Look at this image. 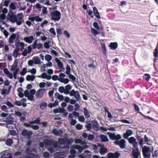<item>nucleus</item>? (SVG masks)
I'll return each instance as SVG.
<instances>
[{"mask_svg":"<svg viewBox=\"0 0 158 158\" xmlns=\"http://www.w3.org/2000/svg\"><path fill=\"white\" fill-rule=\"evenodd\" d=\"M58 90L60 93H64V94L65 89L64 87L62 86L59 87Z\"/></svg>","mask_w":158,"mask_h":158,"instance_id":"nucleus-50","label":"nucleus"},{"mask_svg":"<svg viewBox=\"0 0 158 158\" xmlns=\"http://www.w3.org/2000/svg\"><path fill=\"white\" fill-rule=\"evenodd\" d=\"M37 77L40 78L46 79L48 80H49L51 78L50 76L48 75L45 72L43 73L40 75L38 76Z\"/></svg>","mask_w":158,"mask_h":158,"instance_id":"nucleus-22","label":"nucleus"},{"mask_svg":"<svg viewBox=\"0 0 158 158\" xmlns=\"http://www.w3.org/2000/svg\"><path fill=\"white\" fill-rule=\"evenodd\" d=\"M43 63L40 58L38 57L34 56L32 60H30L28 61V64L29 66H33L34 64L41 65Z\"/></svg>","mask_w":158,"mask_h":158,"instance_id":"nucleus-6","label":"nucleus"},{"mask_svg":"<svg viewBox=\"0 0 158 158\" xmlns=\"http://www.w3.org/2000/svg\"><path fill=\"white\" fill-rule=\"evenodd\" d=\"M110 49L112 50H115L118 47V44L117 42L110 43L109 45Z\"/></svg>","mask_w":158,"mask_h":158,"instance_id":"nucleus-29","label":"nucleus"},{"mask_svg":"<svg viewBox=\"0 0 158 158\" xmlns=\"http://www.w3.org/2000/svg\"><path fill=\"white\" fill-rule=\"evenodd\" d=\"M53 35H56V33L55 31L54 28L51 27L50 28L49 31Z\"/></svg>","mask_w":158,"mask_h":158,"instance_id":"nucleus-58","label":"nucleus"},{"mask_svg":"<svg viewBox=\"0 0 158 158\" xmlns=\"http://www.w3.org/2000/svg\"><path fill=\"white\" fill-rule=\"evenodd\" d=\"M43 9H42V12L41 14V15H43L45 14H46L47 13V8L43 6Z\"/></svg>","mask_w":158,"mask_h":158,"instance_id":"nucleus-52","label":"nucleus"},{"mask_svg":"<svg viewBox=\"0 0 158 158\" xmlns=\"http://www.w3.org/2000/svg\"><path fill=\"white\" fill-rule=\"evenodd\" d=\"M28 20L26 22V24L28 27H30L32 25V23L31 22H33L34 21L37 22H40L42 20V18H40L39 16H30L28 18Z\"/></svg>","mask_w":158,"mask_h":158,"instance_id":"nucleus-3","label":"nucleus"},{"mask_svg":"<svg viewBox=\"0 0 158 158\" xmlns=\"http://www.w3.org/2000/svg\"><path fill=\"white\" fill-rule=\"evenodd\" d=\"M125 141L123 139H122L120 141H116L114 142V143L116 145H119L122 149H123L125 148Z\"/></svg>","mask_w":158,"mask_h":158,"instance_id":"nucleus-18","label":"nucleus"},{"mask_svg":"<svg viewBox=\"0 0 158 158\" xmlns=\"http://www.w3.org/2000/svg\"><path fill=\"white\" fill-rule=\"evenodd\" d=\"M101 47L102 49V52L104 55L106 54V49L105 47V45L104 44H102Z\"/></svg>","mask_w":158,"mask_h":158,"instance_id":"nucleus-48","label":"nucleus"},{"mask_svg":"<svg viewBox=\"0 0 158 158\" xmlns=\"http://www.w3.org/2000/svg\"><path fill=\"white\" fill-rule=\"evenodd\" d=\"M18 62L17 60H15L12 66L11 70L13 73H18L19 71V69L18 67Z\"/></svg>","mask_w":158,"mask_h":158,"instance_id":"nucleus-13","label":"nucleus"},{"mask_svg":"<svg viewBox=\"0 0 158 158\" xmlns=\"http://www.w3.org/2000/svg\"><path fill=\"white\" fill-rule=\"evenodd\" d=\"M50 15L51 20L56 22L60 19L61 14L59 11L55 10L52 11Z\"/></svg>","mask_w":158,"mask_h":158,"instance_id":"nucleus-5","label":"nucleus"},{"mask_svg":"<svg viewBox=\"0 0 158 158\" xmlns=\"http://www.w3.org/2000/svg\"><path fill=\"white\" fill-rule=\"evenodd\" d=\"M44 142L46 145H49L52 143V142L51 140L47 139H45Z\"/></svg>","mask_w":158,"mask_h":158,"instance_id":"nucleus-55","label":"nucleus"},{"mask_svg":"<svg viewBox=\"0 0 158 158\" xmlns=\"http://www.w3.org/2000/svg\"><path fill=\"white\" fill-rule=\"evenodd\" d=\"M10 153L8 150H6L0 153V158H12Z\"/></svg>","mask_w":158,"mask_h":158,"instance_id":"nucleus-11","label":"nucleus"},{"mask_svg":"<svg viewBox=\"0 0 158 158\" xmlns=\"http://www.w3.org/2000/svg\"><path fill=\"white\" fill-rule=\"evenodd\" d=\"M69 75L68 77L71 79V81H75L76 78L73 75L69 73V74H67Z\"/></svg>","mask_w":158,"mask_h":158,"instance_id":"nucleus-54","label":"nucleus"},{"mask_svg":"<svg viewBox=\"0 0 158 158\" xmlns=\"http://www.w3.org/2000/svg\"><path fill=\"white\" fill-rule=\"evenodd\" d=\"M93 12L95 16L98 19L100 18L99 13L98 11V9L95 7H94L93 8Z\"/></svg>","mask_w":158,"mask_h":158,"instance_id":"nucleus-33","label":"nucleus"},{"mask_svg":"<svg viewBox=\"0 0 158 158\" xmlns=\"http://www.w3.org/2000/svg\"><path fill=\"white\" fill-rule=\"evenodd\" d=\"M2 117L5 118L2 121L5 123L6 125V127L8 128V125L13 124L14 122L13 118L10 114L2 113L1 115Z\"/></svg>","mask_w":158,"mask_h":158,"instance_id":"nucleus-1","label":"nucleus"},{"mask_svg":"<svg viewBox=\"0 0 158 158\" xmlns=\"http://www.w3.org/2000/svg\"><path fill=\"white\" fill-rule=\"evenodd\" d=\"M2 109L4 111L8 112V108L7 107L6 105H3L2 107Z\"/></svg>","mask_w":158,"mask_h":158,"instance_id":"nucleus-63","label":"nucleus"},{"mask_svg":"<svg viewBox=\"0 0 158 158\" xmlns=\"http://www.w3.org/2000/svg\"><path fill=\"white\" fill-rule=\"evenodd\" d=\"M47 104L45 102L41 103L40 106V107L42 110H44L47 106Z\"/></svg>","mask_w":158,"mask_h":158,"instance_id":"nucleus-53","label":"nucleus"},{"mask_svg":"<svg viewBox=\"0 0 158 158\" xmlns=\"http://www.w3.org/2000/svg\"><path fill=\"white\" fill-rule=\"evenodd\" d=\"M27 72V69L26 68H24L23 69L22 71L20 73L21 76H24Z\"/></svg>","mask_w":158,"mask_h":158,"instance_id":"nucleus-46","label":"nucleus"},{"mask_svg":"<svg viewBox=\"0 0 158 158\" xmlns=\"http://www.w3.org/2000/svg\"><path fill=\"white\" fill-rule=\"evenodd\" d=\"M46 89H40L35 93V96L37 99L43 98L46 93Z\"/></svg>","mask_w":158,"mask_h":158,"instance_id":"nucleus-7","label":"nucleus"},{"mask_svg":"<svg viewBox=\"0 0 158 158\" xmlns=\"http://www.w3.org/2000/svg\"><path fill=\"white\" fill-rule=\"evenodd\" d=\"M34 39V36L33 35H31L29 37H24L23 39V40L26 43L30 44L32 43Z\"/></svg>","mask_w":158,"mask_h":158,"instance_id":"nucleus-21","label":"nucleus"},{"mask_svg":"<svg viewBox=\"0 0 158 158\" xmlns=\"http://www.w3.org/2000/svg\"><path fill=\"white\" fill-rule=\"evenodd\" d=\"M35 78V77L34 75H27L26 76V80L27 81H34Z\"/></svg>","mask_w":158,"mask_h":158,"instance_id":"nucleus-35","label":"nucleus"},{"mask_svg":"<svg viewBox=\"0 0 158 158\" xmlns=\"http://www.w3.org/2000/svg\"><path fill=\"white\" fill-rule=\"evenodd\" d=\"M75 143L77 144H80L81 145H84L86 144V142L85 141H83L80 139L77 138L74 140Z\"/></svg>","mask_w":158,"mask_h":158,"instance_id":"nucleus-27","label":"nucleus"},{"mask_svg":"<svg viewBox=\"0 0 158 158\" xmlns=\"http://www.w3.org/2000/svg\"><path fill=\"white\" fill-rule=\"evenodd\" d=\"M60 81L64 84H67L69 82V80L67 78H63V79L61 78L60 79Z\"/></svg>","mask_w":158,"mask_h":158,"instance_id":"nucleus-40","label":"nucleus"},{"mask_svg":"<svg viewBox=\"0 0 158 158\" xmlns=\"http://www.w3.org/2000/svg\"><path fill=\"white\" fill-rule=\"evenodd\" d=\"M133 133V132L131 130H127L125 133L123 134V136L125 139H127L129 136L131 135Z\"/></svg>","mask_w":158,"mask_h":158,"instance_id":"nucleus-28","label":"nucleus"},{"mask_svg":"<svg viewBox=\"0 0 158 158\" xmlns=\"http://www.w3.org/2000/svg\"><path fill=\"white\" fill-rule=\"evenodd\" d=\"M52 132L55 135H60L63 133V130L61 129H59L58 130L54 129L52 130Z\"/></svg>","mask_w":158,"mask_h":158,"instance_id":"nucleus-24","label":"nucleus"},{"mask_svg":"<svg viewBox=\"0 0 158 158\" xmlns=\"http://www.w3.org/2000/svg\"><path fill=\"white\" fill-rule=\"evenodd\" d=\"M46 86V83L44 82H41L40 83L39 86L40 88H44Z\"/></svg>","mask_w":158,"mask_h":158,"instance_id":"nucleus-62","label":"nucleus"},{"mask_svg":"<svg viewBox=\"0 0 158 158\" xmlns=\"http://www.w3.org/2000/svg\"><path fill=\"white\" fill-rule=\"evenodd\" d=\"M120 153L117 151L114 153L110 152L108 154L107 158H118L120 156Z\"/></svg>","mask_w":158,"mask_h":158,"instance_id":"nucleus-16","label":"nucleus"},{"mask_svg":"<svg viewBox=\"0 0 158 158\" xmlns=\"http://www.w3.org/2000/svg\"><path fill=\"white\" fill-rule=\"evenodd\" d=\"M47 67V66L45 64H42L40 67V71L41 72H45V69Z\"/></svg>","mask_w":158,"mask_h":158,"instance_id":"nucleus-44","label":"nucleus"},{"mask_svg":"<svg viewBox=\"0 0 158 158\" xmlns=\"http://www.w3.org/2000/svg\"><path fill=\"white\" fill-rule=\"evenodd\" d=\"M8 133L13 136H15L16 135V131L14 130H9Z\"/></svg>","mask_w":158,"mask_h":158,"instance_id":"nucleus-51","label":"nucleus"},{"mask_svg":"<svg viewBox=\"0 0 158 158\" xmlns=\"http://www.w3.org/2000/svg\"><path fill=\"white\" fill-rule=\"evenodd\" d=\"M106 134L108 135L110 139L112 140H118L121 139L122 138L121 136L119 134L116 135L114 133L110 132H107Z\"/></svg>","mask_w":158,"mask_h":158,"instance_id":"nucleus-9","label":"nucleus"},{"mask_svg":"<svg viewBox=\"0 0 158 158\" xmlns=\"http://www.w3.org/2000/svg\"><path fill=\"white\" fill-rule=\"evenodd\" d=\"M133 156L134 158H137L138 157V148H134L133 149Z\"/></svg>","mask_w":158,"mask_h":158,"instance_id":"nucleus-30","label":"nucleus"},{"mask_svg":"<svg viewBox=\"0 0 158 158\" xmlns=\"http://www.w3.org/2000/svg\"><path fill=\"white\" fill-rule=\"evenodd\" d=\"M75 98L77 101H78L80 98V95L79 92L77 91H76V92L75 93L74 95L73 96Z\"/></svg>","mask_w":158,"mask_h":158,"instance_id":"nucleus-37","label":"nucleus"},{"mask_svg":"<svg viewBox=\"0 0 158 158\" xmlns=\"http://www.w3.org/2000/svg\"><path fill=\"white\" fill-rule=\"evenodd\" d=\"M22 135L27 136L28 139L31 138V136L32 134V132L31 131H28L26 129L23 130L21 132Z\"/></svg>","mask_w":158,"mask_h":158,"instance_id":"nucleus-15","label":"nucleus"},{"mask_svg":"<svg viewBox=\"0 0 158 158\" xmlns=\"http://www.w3.org/2000/svg\"><path fill=\"white\" fill-rule=\"evenodd\" d=\"M150 148L149 147L145 146L142 149V152L144 157L145 158H149L150 156V154L149 152Z\"/></svg>","mask_w":158,"mask_h":158,"instance_id":"nucleus-8","label":"nucleus"},{"mask_svg":"<svg viewBox=\"0 0 158 158\" xmlns=\"http://www.w3.org/2000/svg\"><path fill=\"white\" fill-rule=\"evenodd\" d=\"M66 71L65 72V73L66 74H69L70 73L71 68L67 64H66Z\"/></svg>","mask_w":158,"mask_h":158,"instance_id":"nucleus-42","label":"nucleus"},{"mask_svg":"<svg viewBox=\"0 0 158 158\" xmlns=\"http://www.w3.org/2000/svg\"><path fill=\"white\" fill-rule=\"evenodd\" d=\"M65 139H59L58 142H55L53 144V147L54 148L58 149L59 148H65L68 149L69 148V146L68 145H65Z\"/></svg>","mask_w":158,"mask_h":158,"instance_id":"nucleus-2","label":"nucleus"},{"mask_svg":"<svg viewBox=\"0 0 158 158\" xmlns=\"http://www.w3.org/2000/svg\"><path fill=\"white\" fill-rule=\"evenodd\" d=\"M63 33L64 35L68 38H69L70 37V35L69 32L66 30H64L63 31Z\"/></svg>","mask_w":158,"mask_h":158,"instance_id":"nucleus-60","label":"nucleus"},{"mask_svg":"<svg viewBox=\"0 0 158 158\" xmlns=\"http://www.w3.org/2000/svg\"><path fill=\"white\" fill-rule=\"evenodd\" d=\"M48 23V21L47 20H44L40 23V26L42 28H43L44 26L47 25Z\"/></svg>","mask_w":158,"mask_h":158,"instance_id":"nucleus-49","label":"nucleus"},{"mask_svg":"<svg viewBox=\"0 0 158 158\" xmlns=\"http://www.w3.org/2000/svg\"><path fill=\"white\" fill-rule=\"evenodd\" d=\"M158 150H156L154 152H152V156L154 157H156L158 156Z\"/></svg>","mask_w":158,"mask_h":158,"instance_id":"nucleus-56","label":"nucleus"},{"mask_svg":"<svg viewBox=\"0 0 158 158\" xmlns=\"http://www.w3.org/2000/svg\"><path fill=\"white\" fill-rule=\"evenodd\" d=\"M16 38V35L15 34H13L10 36L9 39V43L11 44L13 43L14 40H15Z\"/></svg>","mask_w":158,"mask_h":158,"instance_id":"nucleus-38","label":"nucleus"},{"mask_svg":"<svg viewBox=\"0 0 158 158\" xmlns=\"http://www.w3.org/2000/svg\"><path fill=\"white\" fill-rule=\"evenodd\" d=\"M129 142L130 143L133 144L134 148L138 147V143L136 141V139L134 137H131L128 139Z\"/></svg>","mask_w":158,"mask_h":158,"instance_id":"nucleus-20","label":"nucleus"},{"mask_svg":"<svg viewBox=\"0 0 158 158\" xmlns=\"http://www.w3.org/2000/svg\"><path fill=\"white\" fill-rule=\"evenodd\" d=\"M16 18V15H15L13 13H9L8 14V19L12 23H15Z\"/></svg>","mask_w":158,"mask_h":158,"instance_id":"nucleus-19","label":"nucleus"},{"mask_svg":"<svg viewBox=\"0 0 158 158\" xmlns=\"http://www.w3.org/2000/svg\"><path fill=\"white\" fill-rule=\"evenodd\" d=\"M55 62L57 64V65L58 69H60V71L63 72L65 70V68L64 67V65L60 60L57 58H56L55 59Z\"/></svg>","mask_w":158,"mask_h":158,"instance_id":"nucleus-12","label":"nucleus"},{"mask_svg":"<svg viewBox=\"0 0 158 158\" xmlns=\"http://www.w3.org/2000/svg\"><path fill=\"white\" fill-rule=\"evenodd\" d=\"M45 59L47 61H50L52 59V57L50 55L46 54L45 56Z\"/></svg>","mask_w":158,"mask_h":158,"instance_id":"nucleus-41","label":"nucleus"},{"mask_svg":"<svg viewBox=\"0 0 158 158\" xmlns=\"http://www.w3.org/2000/svg\"><path fill=\"white\" fill-rule=\"evenodd\" d=\"M10 8L11 10H15L16 7L15 4L13 3H11L10 5Z\"/></svg>","mask_w":158,"mask_h":158,"instance_id":"nucleus-64","label":"nucleus"},{"mask_svg":"<svg viewBox=\"0 0 158 158\" xmlns=\"http://www.w3.org/2000/svg\"><path fill=\"white\" fill-rule=\"evenodd\" d=\"M53 112L55 113H63V115L65 116H67L68 114V112L66 111L64 109L60 108H59L54 110Z\"/></svg>","mask_w":158,"mask_h":158,"instance_id":"nucleus-14","label":"nucleus"},{"mask_svg":"<svg viewBox=\"0 0 158 158\" xmlns=\"http://www.w3.org/2000/svg\"><path fill=\"white\" fill-rule=\"evenodd\" d=\"M59 77L58 80L60 81V79H63L64 77H65V75L63 73H60L59 75Z\"/></svg>","mask_w":158,"mask_h":158,"instance_id":"nucleus-57","label":"nucleus"},{"mask_svg":"<svg viewBox=\"0 0 158 158\" xmlns=\"http://www.w3.org/2000/svg\"><path fill=\"white\" fill-rule=\"evenodd\" d=\"M83 127V126L80 124H78L76 126V128L78 130H81Z\"/></svg>","mask_w":158,"mask_h":158,"instance_id":"nucleus-61","label":"nucleus"},{"mask_svg":"<svg viewBox=\"0 0 158 158\" xmlns=\"http://www.w3.org/2000/svg\"><path fill=\"white\" fill-rule=\"evenodd\" d=\"M92 127L96 131H98L99 128L98 127V124L97 122L95 120H93L92 122Z\"/></svg>","mask_w":158,"mask_h":158,"instance_id":"nucleus-26","label":"nucleus"},{"mask_svg":"<svg viewBox=\"0 0 158 158\" xmlns=\"http://www.w3.org/2000/svg\"><path fill=\"white\" fill-rule=\"evenodd\" d=\"M23 15L22 13H19L16 15L15 22L16 23V24L17 25H20L22 24L23 21Z\"/></svg>","mask_w":158,"mask_h":158,"instance_id":"nucleus-10","label":"nucleus"},{"mask_svg":"<svg viewBox=\"0 0 158 158\" xmlns=\"http://www.w3.org/2000/svg\"><path fill=\"white\" fill-rule=\"evenodd\" d=\"M13 143L12 139H7L6 141V144L8 146L10 145Z\"/></svg>","mask_w":158,"mask_h":158,"instance_id":"nucleus-43","label":"nucleus"},{"mask_svg":"<svg viewBox=\"0 0 158 158\" xmlns=\"http://www.w3.org/2000/svg\"><path fill=\"white\" fill-rule=\"evenodd\" d=\"M154 56L155 57L154 62H156V60H157V58L158 56V43H157V45H156L155 49H154V52H153Z\"/></svg>","mask_w":158,"mask_h":158,"instance_id":"nucleus-23","label":"nucleus"},{"mask_svg":"<svg viewBox=\"0 0 158 158\" xmlns=\"http://www.w3.org/2000/svg\"><path fill=\"white\" fill-rule=\"evenodd\" d=\"M71 88L72 87L70 85H67L64 88V94L66 95H68L69 94V91L71 90Z\"/></svg>","mask_w":158,"mask_h":158,"instance_id":"nucleus-34","label":"nucleus"},{"mask_svg":"<svg viewBox=\"0 0 158 158\" xmlns=\"http://www.w3.org/2000/svg\"><path fill=\"white\" fill-rule=\"evenodd\" d=\"M84 115L86 118H88L89 117V112L86 108L83 109Z\"/></svg>","mask_w":158,"mask_h":158,"instance_id":"nucleus-36","label":"nucleus"},{"mask_svg":"<svg viewBox=\"0 0 158 158\" xmlns=\"http://www.w3.org/2000/svg\"><path fill=\"white\" fill-rule=\"evenodd\" d=\"M19 50L17 49H15L13 53V56L15 59H16L19 54Z\"/></svg>","mask_w":158,"mask_h":158,"instance_id":"nucleus-39","label":"nucleus"},{"mask_svg":"<svg viewBox=\"0 0 158 158\" xmlns=\"http://www.w3.org/2000/svg\"><path fill=\"white\" fill-rule=\"evenodd\" d=\"M99 137L101 140V141L103 142H107L108 141V139L106 136L102 134H101Z\"/></svg>","mask_w":158,"mask_h":158,"instance_id":"nucleus-32","label":"nucleus"},{"mask_svg":"<svg viewBox=\"0 0 158 158\" xmlns=\"http://www.w3.org/2000/svg\"><path fill=\"white\" fill-rule=\"evenodd\" d=\"M54 97L56 99H59L60 101L64 100L63 96L59 94L58 93H56L55 94Z\"/></svg>","mask_w":158,"mask_h":158,"instance_id":"nucleus-31","label":"nucleus"},{"mask_svg":"<svg viewBox=\"0 0 158 158\" xmlns=\"http://www.w3.org/2000/svg\"><path fill=\"white\" fill-rule=\"evenodd\" d=\"M65 143H67V144H70L73 142V140L72 139L70 138L65 139Z\"/></svg>","mask_w":158,"mask_h":158,"instance_id":"nucleus-47","label":"nucleus"},{"mask_svg":"<svg viewBox=\"0 0 158 158\" xmlns=\"http://www.w3.org/2000/svg\"><path fill=\"white\" fill-rule=\"evenodd\" d=\"M100 147V148L99 152L101 155H104L107 152V149L106 147H104V145H101Z\"/></svg>","mask_w":158,"mask_h":158,"instance_id":"nucleus-25","label":"nucleus"},{"mask_svg":"<svg viewBox=\"0 0 158 158\" xmlns=\"http://www.w3.org/2000/svg\"><path fill=\"white\" fill-rule=\"evenodd\" d=\"M91 31L95 36H96L99 33V32H98L96 29L94 28L91 29Z\"/></svg>","mask_w":158,"mask_h":158,"instance_id":"nucleus-59","label":"nucleus"},{"mask_svg":"<svg viewBox=\"0 0 158 158\" xmlns=\"http://www.w3.org/2000/svg\"><path fill=\"white\" fill-rule=\"evenodd\" d=\"M83 146L82 147L78 145H74L73 148L78 150L79 152H82L83 150L88 148H89V146L87 145H85Z\"/></svg>","mask_w":158,"mask_h":158,"instance_id":"nucleus-17","label":"nucleus"},{"mask_svg":"<svg viewBox=\"0 0 158 158\" xmlns=\"http://www.w3.org/2000/svg\"><path fill=\"white\" fill-rule=\"evenodd\" d=\"M36 93V90L35 89H31L29 91L26 90L24 91V94L25 97H27L28 100L34 101V95Z\"/></svg>","mask_w":158,"mask_h":158,"instance_id":"nucleus-4","label":"nucleus"},{"mask_svg":"<svg viewBox=\"0 0 158 158\" xmlns=\"http://www.w3.org/2000/svg\"><path fill=\"white\" fill-rule=\"evenodd\" d=\"M139 113H140L143 117L145 119H149L152 121H155V119L154 118L150 117L145 116L143 115V114H142L141 113L139 112Z\"/></svg>","mask_w":158,"mask_h":158,"instance_id":"nucleus-45","label":"nucleus"}]
</instances>
